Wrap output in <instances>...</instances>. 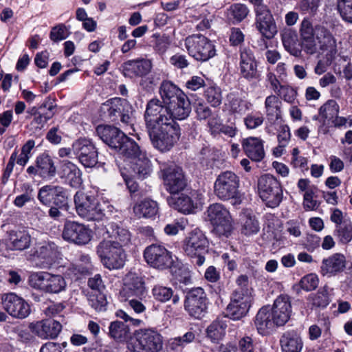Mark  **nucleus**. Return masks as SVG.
<instances>
[{
    "mask_svg": "<svg viewBox=\"0 0 352 352\" xmlns=\"http://www.w3.org/2000/svg\"><path fill=\"white\" fill-rule=\"evenodd\" d=\"M254 325L261 335L270 334L276 327L278 326L271 313L270 307H263L256 315Z\"/></svg>",
    "mask_w": 352,
    "mask_h": 352,
    "instance_id": "cd10ccee",
    "label": "nucleus"
},
{
    "mask_svg": "<svg viewBox=\"0 0 352 352\" xmlns=\"http://www.w3.org/2000/svg\"><path fill=\"white\" fill-rule=\"evenodd\" d=\"M64 240L78 245L89 243L92 237V231L85 225L74 221L65 223L63 231Z\"/></svg>",
    "mask_w": 352,
    "mask_h": 352,
    "instance_id": "dca6fc26",
    "label": "nucleus"
},
{
    "mask_svg": "<svg viewBox=\"0 0 352 352\" xmlns=\"http://www.w3.org/2000/svg\"><path fill=\"white\" fill-rule=\"evenodd\" d=\"M69 34L67 27L63 23H60L52 28L50 38L54 42H58L67 38Z\"/></svg>",
    "mask_w": 352,
    "mask_h": 352,
    "instance_id": "e2e57ef3",
    "label": "nucleus"
},
{
    "mask_svg": "<svg viewBox=\"0 0 352 352\" xmlns=\"http://www.w3.org/2000/svg\"><path fill=\"white\" fill-rule=\"evenodd\" d=\"M29 283L32 287L49 294H58L66 287V282L61 275L46 272L31 274Z\"/></svg>",
    "mask_w": 352,
    "mask_h": 352,
    "instance_id": "1a4fd4ad",
    "label": "nucleus"
},
{
    "mask_svg": "<svg viewBox=\"0 0 352 352\" xmlns=\"http://www.w3.org/2000/svg\"><path fill=\"white\" fill-rule=\"evenodd\" d=\"M158 204L155 201L146 199L135 204L133 207V212L139 218H151L158 212Z\"/></svg>",
    "mask_w": 352,
    "mask_h": 352,
    "instance_id": "a18cd8bd",
    "label": "nucleus"
},
{
    "mask_svg": "<svg viewBox=\"0 0 352 352\" xmlns=\"http://www.w3.org/2000/svg\"><path fill=\"white\" fill-rule=\"evenodd\" d=\"M134 336L132 352H160L163 348V336L154 328L138 329Z\"/></svg>",
    "mask_w": 352,
    "mask_h": 352,
    "instance_id": "6e6552de",
    "label": "nucleus"
},
{
    "mask_svg": "<svg viewBox=\"0 0 352 352\" xmlns=\"http://www.w3.org/2000/svg\"><path fill=\"white\" fill-rule=\"evenodd\" d=\"M264 117L260 113H249L244 118V124L248 129H255L263 124Z\"/></svg>",
    "mask_w": 352,
    "mask_h": 352,
    "instance_id": "69168bd1",
    "label": "nucleus"
},
{
    "mask_svg": "<svg viewBox=\"0 0 352 352\" xmlns=\"http://www.w3.org/2000/svg\"><path fill=\"white\" fill-rule=\"evenodd\" d=\"M35 162L38 166L40 177L50 179L56 175V167L54 160L47 153L44 152L38 155Z\"/></svg>",
    "mask_w": 352,
    "mask_h": 352,
    "instance_id": "4c0bfd02",
    "label": "nucleus"
},
{
    "mask_svg": "<svg viewBox=\"0 0 352 352\" xmlns=\"http://www.w3.org/2000/svg\"><path fill=\"white\" fill-rule=\"evenodd\" d=\"M1 303L4 310L15 318L24 319L31 311L30 305L23 298L12 292L3 294Z\"/></svg>",
    "mask_w": 352,
    "mask_h": 352,
    "instance_id": "6ab92c4d",
    "label": "nucleus"
},
{
    "mask_svg": "<svg viewBox=\"0 0 352 352\" xmlns=\"http://www.w3.org/2000/svg\"><path fill=\"white\" fill-rule=\"evenodd\" d=\"M280 342L283 352H301L303 347L301 338L294 333L283 334Z\"/></svg>",
    "mask_w": 352,
    "mask_h": 352,
    "instance_id": "c03bdc74",
    "label": "nucleus"
},
{
    "mask_svg": "<svg viewBox=\"0 0 352 352\" xmlns=\"http://www.w3.org/2000/svg\"><path fill=\"white\" fill-rule=\"evenodd\" d=\"M339 110L338 102L334 100H329L320 107L319 116L323 119L331 120L338 114Z\"/></svg>",
    "mask_w": 352,
    "mask_h": 352,
    "instance_id": "864d4df0",
    "label": "nucleus"
},
{
    "mask_svg": "<svg viewBox=\"0 0 352 352\" xmlns=\"http://www.w3.org/2000/svg\"><path fill=\"white\" fill-rule=\"evenodd\" d=\"M239 225L241 234L245 236L256 234L259 231V223L250 210H243L239 215Z\"/></svg>",
    "mask_w": 352,
    "mask_h": 352,
    "instance_id": "e433bc0d",
    "label": "nucleus"
},
{
    "mask_svg": "<svg viewBox=\"0 0 352 352\" xmlns=\"http://www.w3.org/2000/svg\"><path fill=\"white\" fill-rule=\"evenodd\" d=\"M239 69L241 76L248 80L258 78L257 63L250 49L243 47L241 50Z\"/></svg>",
    "mask_w": 352,
    "mask_h": 352,
    "instance_id": "5701e85b",
    "label": "nucleus"
},
{
    "mask_svg": "<svg viewBox=\"0 0 352 352\" xmlns=\"http://www.w3.org/2000/svg\"><path fill=\"white\" fill-rule=\"evenodd\" d=\"M207 216L217 234L226 237L230 235L233 229L232 218L230 212L223 205L219 203L210 205Z\"/></svg>",
    "mask_w": 352,
    "mask_h": 352,
    "instance_id": "f8f14e48",
    "label": "nucleus"
},
{
    "mask_svg": "<svg viewBox=\"0 0 352 352\" xmlns=\"http://www.w3.org/2000/svg\"><path fill=\"white\" fill-rule=\"evenodd\" d=\"M104 229L105 230H98L97 232L103 236L106 234L107 235V239L109 238V241L120 245L122 249L130 243L131 234L126 229L119 226L116 223H108Z\"/></svg>",
    "mask_w": 352,
    "mask_h": 352,
    "instance_id": "393cba45",
    "label": "nucleus"
},
{
    "mask_svg": "<svg viewBox=\"0 0 352 352\" xmlns=\"http://www.w3.org/2000/svg\"><path fill=\"white\" fill-rule=\"evenodd\" d=\"M144 120L147 131L173 124L167 106L162 105V102L158 99H151L148 102Z\"/></svg>",
    "mask_w": 352,
    "mask_h": 352,
    "instance_id": "9b49d317",
    "label": "nucleus"
},
{
    "mask_svg": "<svg viewBox=\"0 0 352 352\" xmlns=\"http://www.w3.org/2000/svg\"><path fill=\"white\" fill-rule=\"evenodd\" d=\"M97 254L103 264H123L126 261L124 250L107 239L97 246Z\"/></svg>",
    "mask_w": 352,
    "mask_h": 352,
    "instance_id": "aec40b11",
    "label": "nucleus"
},
{
    "mask_svg": "<svg viewBox=\"0 0 352 352\" xmlns=\"http://www.w3.org/2000/svg\"><path fill=\"white\" fill-rule=\"evenodd\" d=\"M208 240L200 230L192 231L186 239L184 251L191 258L192 264H203L206 261V256L209 257L211 252L207 251Z\"/></svg>",
    "mask_w": 352,
    "mask_h": 352,
    "instance_id": "423d86ee",
    "label": "nucleus"
},
{
    "mask_svg": "<svg viewBox=\"0 0 352 352\" xmlns=\"http://www.w3.org/2000/svg\"><path fill=\"white\" fill-rule=\"evenodd\" d=\"M195 338V333L189 331L183 336H179L171 338L168 341V346L172 350H178L179 348L184 347L189 343H191Z\"/></svg>",
    "mask_w": 352,
    "mask_h": 352,
    "instance_id": "4d7b16f0",
    "label": "nucleus"
},
{
    "mask_svg": "<svg viewBox=\"0 0 352 352\" xmlns=\"http://www.w3.org/2000/svg\"><path fill=\"white\" fill-rule=\"evenodd\" d=\"M258 189L259 196L267 207L274 208L281 203L283 197L282 186L273 175H262L258 179Z\"/></svg>",
    "mask_w": 352,
    "mask_h": 352,
    "instance_id": "7ed1b4c3",
    "label": "nucleus"
},
{
    "mask_svg": "<svg viewBox=\"0 0 352 352\" xmlns=\"http://www.w3.org/2000/svg\"><path fill=\"white\" fill-rule=\"evenodd\" d=\"M96 133L99 138L111 148L115 149L120 145L126 135L118 128L106 125L98 126L96 128Z\"/></svg>",
    "mask_w": 352,
    "mask_h": 352,
    "instance_id": "c756f323",
    "label": "nucleus"
},
{
    "mask_svg": "<svg viewBox=\"0 0 352 352\" xmlns=\"http://www.w3.org/2000/svg\"><path fill=\"white\" fill-rule=\"evenodd\" d=\"M87 300L89 305L97 311L106 310L107 301L105 296L102 292H91L87 294Z\"/></svg>",
    "mask_w": 352,
    "mask_h": 352,
    "instance_id": "5fc2aeb1",
    "label": "nucleus"
},
{
    "mask_svg": "<svg viewBox=\"0 0 352 352\" xmlns=\"http://www.w3.org/2000/svg\"><path fill=\"white\" fill-rule=\"evenodd\" d=\"M147 264H176L180 263L179 258L168 251L164 247L152 244L144 252Z\"/></svg>",
    "mask_w": 352,
    "mask_h": 352,
    "instance_id": "4be33fe9",
    "label": "nucleus"
},
{
    "mask_svg": "<svg viewBox=\"0 0 352 352\" xmlns=\"http://www.w3.org/2000/svg\"><path fill=\"white\" fill-rule=\"evenodd\" d=\"M120 155L127 158L134 159L143 152L140 149L138 144L126 135L120 142V145L116 150Z\"/></svg>",
    "mask_w": 352,
    "mask_h": 352,
    "instance_id": "49530a36",
    "label": "nucleus"
},
{
    "mask_svg": "<svg viewBox=\"0 0 352 352\" xmlns=\"http://www.w3.org/2000/svg\"><path fill=\"white\" fill-rule=\"evenodd\" d=\"M250 307L230 302L227 307L228 316L234 320L243 318L248 312Z\"/></svg>",
    "mask_w": 352,
    "mask_h": 352,
    "instance_id": "13d9d810",
    "label": "nucleus"
},
{
    "mask_svg": "<svg viewBox=\"0 0 352 352\" xmlns=\"http://www.w3.org/2000/svg\"><path fill=\"white\" fill-rule=\"evenodd\" d=\"M245 155L252 161L261 162L265 157L263 141L256 137H249L242 141Z\"/></svg>",
    "mask_w": 352,
    "mask_h": 352,
    "instance_id": "473e14b6",
    "label": "nucleus"
},
{
    "mask_svg": "<svg viewBox=\"0 0 352 352\" xmlns=\"http://www.w3.org/2000/svg\"><path fill=\"white\" fill-rule=\"evenodd\" d=\"M208 304V298L204 290L201 287H197L187 293L184 309L190 316L195 319H201L207 313Z\"/></svg>",
    "mask_w": 352,
    "mask_h": 352,
    "instance_id": "4468645a",
    "label": "nucleus"
},
{
    "mask_svg": "<svg viewBox=\"0 0 352 352\" xmlns=\"http://www.w3.org/2000/svg\"><path fill=\"white\" fill-rule=\"evenodd\" d=\"M308 300L313 307H326L330 302L329 287L324 286L320 288L316 293L310 294Z\"/></svg>",
    "mask_w": 352,
    "mask_h": 352,
    "instance_id": "603ef678",
    "label": "nucleus"
},
{
    "mask_svg": "<svg viewBox=\"0 0 352 352\" xmlns=\"http://www.w3.org/2000/svg\"><path fill=\"white\" fill-rule=\"evenodd\" d=\"M336 235L342 243H346L352 239V225L348 221H344L343 223L337 225Z\"/></svg>",
    "mask_w": 352,
    "mask_h": 352,
    "instance_id": "bf43d9fd",
    "label": "nucleus"
},
{
    "mask_svg": "<svg viewBox=\"0 0 352 352\" xmlns=\"http://www.w3.org/2000/svg\"><path fill=\"white\" fill-rule=\"evenodd\" d=\"M148 293L144 276L136 272H129L123 279V287L120 292L123 297L129 298L136 297L142 300Z\"/></svg>",
    "mask_w": 352,
    "mask_h": 352,
    "instance_id": "a211bd4d",
    "label": "nucleus"
},
{
    "mask_svg": "<svg viewBox=\"0 0 352 352\" xmlns=\"http://www.w3.org/2000/svg\"><path fill=\"white\" fill-rule=\"evenodd\" d=\"M131 109L130 104L124 99L113 98L107 100L102 104L100 111L103 116L108 118L111 121H116L122 112Z\"/></svg>",
    "mask_w": 352,
    "mask_h": 352,
    "instance_id": "a878e982",
    "label": "nucleus"
},
{
    "mask_svg": "<svg viewBox=\"0 0 352 352\" xmlns=\"http://www.w3.org/2000/svg\"><path fill=\"white\" fill-rule=\"evenodd\" d=\"M73 153L85 166L91 168L98 163V151L89 139L82 138L72 144Z\"/></svg>",
    "mask_w": 352,
    "mask_h": 352,
    "instance_id": "f3484780",
    "label": "nucleus"
},
{
    "mask_svg": "<svg viewBox=\"0 0 352 352\" xmlns=\"http://www.w3.org/2000/svg\"><path fill=\"white\" fill-rule=\"evenodd\" d=\"M160 170L166 190L170 194H177L187 186V179L182 167L173 162L160 163Z\"/></svg>",
    "mask_w": 352,
    "mask_h": 352,
    "instance_id": "39448f33",
    "label": "nucleus"
},
{
    "mask_svg": "<svg viewBox=\"0 0 352 352\" xmlns=\"http://www.w3.org/2000/svg\"><path fill=\"white\" fill-rule=\"evenodd\" d=\"M255 15V25L257 30L267 39L273 38L277 33V28L270 9Z\"/></svg>",
    "mask_w": 352,
    "mask_h": 352,
    "instance_id": "c85d7f7f",
    "label": "nucleus"
},
{
    "mask_svg": "<svg viewBox=\"0 0 352 352\" xmlns=\"http://www.w3.org/2000/svg\"><path fill=\"white\" fill-rule=\"evenodd\" d=\"M173 289L162 285H155L152 289L154 298L160 302H166L173 296Z\"/></svg>",
    "mask_w": 352,
    "mask_h": 352,
    "instance_id": "0e129e2a",
    "label": "nucleus"
},
{
    "mask_svg": "<svg viewBox=\"0 0 352 352\" xmlns=\"http://www.w3.org/2000/svg\"><path fill=\"white\" fill-rule=\"evenodd\" d=\"M337 8L342 19L352 23V2L337 3Z\"/></svg>",
    "mask_w": 352,
    "mask_h": 352,
    "instance_id": "774afa93",
    "label": "nucleus"
},
{
    "mask_svg": "<svg viewBox=\"0 0 352 352\" xmlns=\"http://www.w3.org/2000/svg\"><path fill=\"white\" fill-rule=\"evenodd\" d=\"M109 336L118 342L126 341L131 337L129 325L120 320L113 321L109 326Z\"/></svg>",
    "mask_w": 352,
    "mask_h": 352,
    "instance_id": "a19ab883",
    "label": "nucleus"
},
{
    "mask_svg": "<svg viewBox=\"0 0 352 352\" xmlns=\"http://www.w3.org/2000/svg\"><path fill=\"white\" fill-rule=\"evenodd\" d=\"M316 39L320 50L329 52L331 54L336 52V40L331 32L324 26L316 25Z\"/></svg>",
    "mask_w": 352,
    "mask_h": 352,
    "instance_id": "72a5a7b5",
    "label": "nucleus"
},
{
    "mask_svg": "<svg viewBox=\"0 0 352 352\" xmlns=\"http://www.w3.org/2000/svg\"><path fill=\"white\" fill-rule=\"evenodd\" d=\"M148 133L155 148L166 152L174 146L180 136V129L177 124H166L156 129L148 130Z\"/></svg>",
    "mask_w": 352,
    "mask_h": 352,
    "instance_id": "0eeeda50",
    "label": "nucleus"
},
{
    "mask_svg": "<svg viewBox=\"0 0 352 352\" xmlns=\"http://www.w3.org/2000/svg\"><path fill=\"white\" fill-rule=\"evenodd\" d=\"M37 197L43 205L47 206L54 204L60 208H67L68 205L67 190L60 186H43L39 189Z\"/></svg>",
    "mask_w": 352,
    "mask_h": 352,
    "instance_id": "2eb2a0df",
    "label": "nucleus"
},
{
    "mask_svg": "<svg viewBox=\"0 0 352 352\" xmlns=\"http://www.w3.org/2000/svg\"><path fill=\"white\" fill-rule=\"evenodd\" d=\"M169 272L177 281L187 284L190 280V272L186 265H169Z\"/></svg>",
    "mask_w": 352,
    "mask_h": 352,
    "instance_id": "6e6d98bb",
    "label": "nucleus"
},
{
    "mask_svg": "<svg viewBox=\"0 0 352 352\" xmlns=\"http://www.w3.org/2000/svg\"><path fill=\"white\" fill-rule=\"evenodd\" d=\"M77 214L87 221H102L105 216L104 204L91 195L78 191L74 197Z\"/></svg>",
    "mask_w": 352,
    "mask_h": 352,
    "instance_id": "f03ea898",
    "label": "nucleus"
},
{
    "mask_svg": "<svg viewBox=\"0 0 352 352\" xmlns=\"http://www.w3.org/2000/svg\"><path fill=\"white\" fill-rule=\"evenodd\" d=\"M282 102L278 96L271 94L265 100V114L269 120L276 121L282 118Z\"/></svg>",
    "mask_w": 352,
    "mask_h": 352,
    "instance_id": "79ce46f5",
    "label": "nucleus"
},
{
    "mask_svg": "<svg viewBox=\"0 0 352 352\" xmlns=\"http://www.w3.org/2000/svg\"><path fill=\"white\" fill-rule=\"evenodd\" d=\"M8 234V245L12 250H23L28 248L31 244V236L24 229L11 230Z\"/></svg>",
    "mask_w": 352,
    "mask_h": 352,
    "instance_id": "c9c22d12",
    "label": "nucleus"
},
{
    "mask_svg": "<svg viewBox=\"0 0 352 352\" xmlns=\"http://www.w3.org/2000/svg\"><path fill=\"white\" fill-rule=\"evenodd\" d=\"M58 254L57 247L54 243L43 242L34 248L32 260L45 259L48 261H53L57 257Z\"/></svg>",
    "mask_w": 352,
    "mask_h": 352,
    "instance_id": "37998d69",
    "label": "nucleus"
},
{
    "mask_svg": "<svg viewBox=\"0 0 352 352\" xmlns=\"http://www.w3.org/2000/svg\"><path fill=\"white\" fill-rule=\"evenodd\" d=\"M144 120L147 131L173 124L167 106L162 105V102L158 99H151L148 102Z\"/></svg>",
    "mask_w": 352,
    "mask_h": 352,
    "instance_id": "9d476101",
    "label": "nucleus"
},
{
    "mask_svg": "<svg viewBox=\"0 0 352 352\" xmlns=\"http://www.w3.org/2000/svg\"><path fill=\"white\" fill-rule=\"evenodd\" d=\"M160 96L163 102L168 106L184 96L182 90L170 81H164L160 89Z\"/></svg>",
    "mask_w": 352,
    "mask_h": 352,
    "instance_id": "ea45409f",
    "label": "nucleus"
},
{
    "mask_svg": "<svg viewBox=\"0 0 352 352\" xmlns=\"http://www.w3.org/2000/svg\"><path fill=\"white\" fill-rule=\"evenodd\" d=\"M270 309L278 325H284L289 319L292 312L289 297L285 294L278 296Z\"/></svg>",
    "mask_w": 352,
    "mask_h": 352,
    "instance_id": "bb28decb",
    "label": "nucleus"
},
{
    "mask_svg": "<svg viewBox=\"0 0 352 352\" xmlns=\"http://www.w3.org/2000/svg\"><path fill=\"white\" fill-rule=\"evenodd\" d=\"M205 96L208 102L214 107L219 106L221 103V91L217 86L208 87L205 91Z\"/></svg>",
    "mask_w": 352,
    "mask_h": 352,
    "instance_id": "052dcab7",
    "label": "nucleus"
},
{
    "mask_svg": "<svg viewBox=\"0 0 352 352\" xmlns=\"http://www.w3.org/2000/svg\"><path fill=\"white\" fill-rule=\"evenodd\" d=\"M276 96L280 97L288 103H293L296 98L297 91L292 86L283 85L275 93Z\"/></svg>",
    "mask_w": 352,
    "mask_h": 352,
    "instance_id": "680f3d73",
    "label": "nucleus"
},
{
    "mask_svg": "<svg viewBox=\"0 0 352 352\" xmlns=\"http://www.w3.org/2000/svg\"><path fill=\"white\" fill-rule=\"evenodd\" d=\"M249 9L243 3H234L228 10L227 16L233 24H237L244 20L249 14Z\"/></svg>",
    "mask_w": 352,
    "mask_h": 352,
    "instance_id": "09e8293b",
    "label": "nucleus"
},
{
    "mask_svg": "<svg viewBox=\"0 0 352 352\" xmlns=\"http://www.w3.org/2000/svg\"><path fill=\"white\" fill-rule=\"evenodd\" d=\"M173 124H177L175 120H183L187 118L191 111L190 103L186 94L184 96L167 106Z\"/></svg>",
    "mask_w": 352,
    "mask_h": 352,
    "instance_id": "f704fd0d",
    "label": "nucleus"
},
{
    "mask_svg": "<svg viewBox=\"0 0 352 352\" xmlns=\"http://www.w3.org/2000/svg\"><path fill=\"white\" fill-rule=\"evenodd\" d=\"M236 283L238 287L232 293L231 302L250 307L253 300V289L249 285L248 276H239Z\"/></svg>",
    "mask_w": 352,
    "mask_h": 352,
    "instance_id": "b1692460",
    "label": "nucleus"
},
{
    "mask_svg": "<svg viewBox=\"0 0 352 352\" xmlns=\"http://www.w3.org/2000/svg\"><path fill=\"white\" fill-rule=\"evenodd\" d=\"M226 324L220 320H214L206 329L207 337L212 342L221 340L226 334Z\"/></svg>",
    "mask_w": 352,
    "mask_h": 352,
    "instance_id": "3c124183",
    "label": "nucleus"
},
{
    "mask_svg": "<svg viewBox=\"0 0 352 352\" xmlns=\"http://www.w3.org/2000/svg\"><path fill=\"white\" fill-rule=\"evenodd\" d=\"M60 178L72 188H78L82 182V173L78 167L68 160H63L60 172Z\"/></svg>",
    "mask_w": 352,
    "mask_h": 352,
    "instance_id": "2f4dec72",
    "label": "nucleus"
},
{
    "mask_svg": "<svg viewBox=\"0 0 352 352\" xmlns=\"http://www.w3.org/2000/svg\"><path fill=\"white\" fill-rule=\"evenodd\" d=\"M170 207L183 214H192L201 207L203 204V195L195 190H191L186 193L175 194L167 199Z\"/></svg>",
    "mask_w": 352,
    "mask_h": 352,
    "instance_id": "ddd939ff",
    "label": "nucleus"
},
{
    "mask_svg": "<svg viewBox=\"0 0 352 352\" xmlns=\"http://www.w3.org/2000/svg\"><path fill=\"white\" fill-rule=\"evenodd\" d=\"M133 160H135L133 170L138 177L143 179L149 176L152 172L151 163L149 159L146 156V153H140V155H138V157Z\"/></svg>",
    "mask_w": 352,
    "mask_h": 352,
    "instance_id": "de8ad7c7",
    "label": "nucleus"
},
{
    "mask_svg": "<svg viewBox=\"0 0 352 352\" xmlns=\"http://www.w3.org/2000/svg\"><path fill=\"white\" fill-rule=\"evenodd\" d=\"M319 283L317 275L309 274L302 277L299 283L300 287L307 291H312L315 289Z\"/></svg>",
    "mask_w": 352,
    "mask_h": 352,
    "instance_id": "338daca9",
    "label": "nucleus"
},
{
    "mask_svg": "<svg viewBox=\"0 0 352 352\" xmlns=\"http://www.w3.org/2000/svg\"><path fill=\"white\" fill-rule=\"evenodd\" d=\"M30 328L33 333L42 340L56 339L62 331L60 322L47 318L31 323Z\"/></svg>",
    "mask_w": 352,
    "mask_h": 352,
    "instance_id": "412c9836",
    "label": "nucleus"
},
{
    "mask_svg": "<svg viewBox=\"0 0 352 352\" xmlns=\"http://www.w3.org/2000/svg\"><path fill=\"white\" fill-rule=\"evenodd\" d=\"M20 191L21 194L17 195L13 201V204L19 208L33 201L34 199V190L30 184H22L20 186Z\"/></svg>",
    "mask_w": 352,
    "mask_h": 352,
    "instance_id": "8fccbe9b",
    "label": "nucleus"
},
{
    "mask_svg": "<svg viewBox=\"0 0 352 352\" xmlns=\"http://www.w3.org/2000/svg\"><path fill=\"white\" fill-rule=\"evenodd\" d=\"M185 46L188 54L198 61H207L217 54L213 42L202 34L188 36L185 39Z\"/></svg>",
    "mask_w": 352,
    "mask_h": 352,
    "instance_id": "20e7f679",
    "label": "nucleus"
},
{
    "mask_svg": "<svg viewBox=\"0 0 352 352\" xmlns=\"http://www.w3.org/2000/svg\"><path fill=\"white\" fill-rule=\"evenodd\" d=\"M239 186L240 179L236 173L223 171L214 181V194L221 201L231 200L233 205H239L242 201Z\"/></svg>",
    "mask_w": 352,
    "mask_h": 352,
    "instance_id": "f257e3e1",
    "label": "nucleus"
},
{
    "mask_svg": "<svg viewBox=\"0 0 352 352\" xmlns=\"http://www.w3.org/2000/svg\"><path fill=\"white\" fill-rule=\"evenodd\" d=\"M226 106L232 113L242 115L251 109L252 104L238 94L230 93L227 96Z\"/></svg>",
    "mask_w": 352,
    "mask_h": 352,
    "instance_id": "58836bf2",
    "label": "nucleus"
},
{
    "mask_svg": "<svg viewBox=\"0 0 352 352\" xmlns=\"http://www.w3.org/2000/svg\"><path fill=\"white\" fill-rule=\"evenodd\" d=\"M152 68V63L149 59L137 58L129 60L123 65V74L131 78L136 76H144L148 74Z\"/></svg>",
    "mask_w": 352,
    "mask_h": 352,
    "instance_id": "7c9ffc66",
    "label": "nucleus"
}]
</instances>
